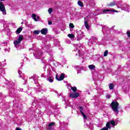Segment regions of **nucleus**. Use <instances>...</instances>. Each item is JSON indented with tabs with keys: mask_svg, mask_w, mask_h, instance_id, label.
<instances>
[{
	"mask_svg": "<svg viewBox=\"0 0 130 130\" xmlns=\"http://www.w3.org/2000/svg\"><path fill=\"white\" fill-rule=\"evenodd\" d=\"M53 79H54V78L52 77V76H49L47 78V81H48V82H49V83H53Z\"/></svg>",
	"mask_w": 130,
	"mask_h": 130,
	"instance_id": "nucleus-7",
	"label": "nucleus"
},
{
	"mask_svg": "<svg viewBox=\"0 0 130 130\" xmlns=\"http://www.w3.org/2000/svg\"><path fill=\"white\" fill-rule=\"evenodd\" d=\"M81 115H82V116L85 115V113H84L83 112H81Z\"/></svg>",
	"mask_w": 130,
	"mask_h": 130,
	"instance_id": "nucleus-33",
	"label": "nucleus"
},
{
	"mask_svg": "<svg viewBox=\"0 0 130 130\" xmlns=\"http://www.w3.org/2000/svg\"><path fill=\"white\" fill-rule=\"evenodd\" d=\"M126 34L128 37H130V31H127Z\"/></svg>",
	"mask_w": 130,
	"mask_h": 130,
	"instance_id": "nucleus-27",
	"label": "nucleus"
},
{
	"mask_svg": "<svg viewBox=\"0 0 130 130\" xmlns=\"http://www.w3.org/2000/svg\"><path fill=\"white\" fill-rule=\"evenodd\" d=\"M111 95L110 94H108L106 96V98H107V99H109V98H111Z\"/></svg>",
	"mask_w": 130,
	"mask_h": 130,
	"instance_id": "nucleus-28",
	"label": "nucleus"
},
{
	"mask_svg": "<svg viewBox=\"0 0 130 130\" xmlns=\"http://www.w3.org/2000/svg\"><path fill=\"white\" fill-rule=\"evenodd\" d=\"M24 39V37H23V36H20L19 37H18V41H19L20 43Z\"/></svg>",
	"mask_w": 130,
	"mask_h": 130,
	"instance_id": "nucleus-19",
	"label": "nucleus"
},
{
	"mask_svg": "<svg viewBox=\"0 0 130 130\" xmlns=\"http://www.w3.org/2000/svg\"><path fill=\"white\" fill-rule=\"evenodd\" d=\"M109 88L110 90H113V89H114V85L113 83H110Z\"/></svg>",
	"mask_w": 130,
	"mask_h": 130,
	"instance_id": "nucleus-13",
	"label": "nucleus"
},
{
	"mask_svg": "<svg viewBox=\"0 0 130 130\" xmlns=\"http://www.w3.org/2000/svg\"><path fill=\"white\" fill-rule=\"evenodd\" d=\"M71 90L73 91V92H77V87H72Z\"/></svg>",
	"mask_w": 130,
	"mask_h": 130,
	"instance_id": "nucleus-21",
	"label": "nucleus"
},
{
	"mask_svg": "<svg viewBox=\"0 0 130 130\" xmlns=\"http://www.w3.org/2000/svg\"><path fill=\"white\" fill-rule=\"evenodd\" d=\"M109 122L110 123V124H111L112 125H113V126H115V121H114V120H110Z\"/></svg>",
	"mask_w": 130,
	"mask_h": 130,
	"instance_id": "nucleus-17",
	"label": "nucleus"
},
{
	"mask_svg": "<svg viewBox=\"0 0 130 130\" xmlns=\"http://www.w3.org/2000/svg\"><path fill=\"white\" fill-rule=\"evenodd\" d=\"M47 32H48V29H47V28H43L41 30V34H43V35H46Z\"/></svg>",
	"mask_w": 130,
	"mask_h": 130,
	"instance_id": "nucleus-5",
	"label": "nucleus"
},
{
	"mask_svg": "<svg viewBox=\"0 0 130 130\" xmlns=\"http://www.w3.org/2000/svg\"><path fill=\"white\" fill-rule=\"evenodd\" d=\"M106 128L107 129H109V128H111V126H110V123L109 122H108L107 123H106Z\"/></svg>",
	"mask_w": 130,
	"mask_h": 130,
	"instance_id": "nucleus-16",
	"label": "nucleus"
},
{
	"mask_svg": "<svg viewBox=\"0 0 130 130\" xmlns=\"http://www.w3.org/2000/svg\"><path fill=\"white\" fill-rule=\"evenodd\" d=\"M79 108L80 112H83V107H79Z\"/></svg>",
	"mask_w": 130,
	"mask_h": 130,
	"instance_id": "nucleus-26",
	"label": "nucleus"
},
{
	"mask_svg": "<svg viewBox=\"0 0 130 130\" xmlns=\"http://www.w3.org/2000/svg\"><path fill=\"white\" fill-rule=\"evenodd\" d=\"M0 11L3 12V15H7V11H6V7L4 5V3L0 2Z\"/></svg>",
	"mask_w": 130,
	"mask_h": 130,
	"instance_id": "nucleus-2",
	"label": "nucleus"
},
{
	"mask_svg": "<svg viewBox=\"0 0 130 130\" xmlns=\"http://www.w3.org/2000/svg\"><path fill=\"white\" fill-rule=\"evenodd\" d=\"M112 109L114 112H116V113H118L119 111H118V109L119 108V104L117 102L113 101L110 104Z\"/></svg>",
	"mask_w": 130,
	"mask_h": 130,
	"instance_id": "nucleus-1",
	"label": "nucleus"
},
{
	"mask_svg": "<svg viewBox=\"0 0 130 130\" xmlns=\"http://www.w3.org/2000/svg\"><path fill=\"white\" fill-rule=\"evenodd\" d=\"M52 21H48V25H52Z\"/></svg>",
	"mask_w": 130,
	"mask_h": 130,
	"instance_id": "nucleus-30",
	"label": "nucleus"
},
{
	"mask_svg": "<svg viewBox=\"0 0 130 130\" xmlns=\"http://www.w3.org/2000/svg\"><path fill=\"white\" fill-rule=\"evenodd\" d=\"M40 33V30H35L34 31V34H36V35H38Z\"/></svg>",
	"mask_w": 130,
	"mask_h": 130,
	"instance_id": "nucleus-22",
	"label": "nucleus"
},
{
	"mask_svg": "<svg viewBox=\"0 0 130 130\" xmlns=\"http://www.w3.org/2000/svg\"><path fill=\"white\" fill-rule=\"evenodd\" d=\"M20 43H21L18 40L14 41V44L15 46L19 45V44H20Z\"/></svg>",
	"mask_w": 130,
	"mask_h": 130,
	"instance_id": "nucleus-18",
	"label": "nucleus"
},
{
	"mask_svg": "<svg viewBox=\"0 0 130 130\" xmlns=\"http://www.w3.org/2000/svg\"><path fill=\"white\" fill-rule=\"evenodd\" d=\"M115 6H117V2H116V1H113L107 4V7H109V8H111Z\"/></svg>",
	"mask_w": 130,
	"mask_h": 130,
	"instance_id": "nucleus-4",
	"label": "nucleus"
},
{
	"mask_svg": "<svg viewBox=\"0 0 130 130\" xmlns=\"http://www.w3.org/2000/svg\"><path fill=\"white\" fill-rule=\"evenodd\" d=\"M108 54V50H106L104 53V56H106Z\"/></svg>",
	"mask_w": 130,
	"mask_h": 130,
	"instance_id": "nucleus-24",
	"label": "nucleus"
},
{
	"mask_svg": "<svg viewBox=\"0 0 130 130\" xmlns=\"http://www.w3.org/2000/svg\"><path fill=\"white\" fill-rule=\"evenodd\" d=\"M68 37H69V38H71L72 39H74V38H75V35L69 34L68 35Z\"/></svg>",
	"mask_w": 130,
	"mask_h": 130,
	"instance_id": "nucleus-15",
	"label": "nucleus"
},
{
	"mask_svg": "<svg viewBox=\"0 0 130 130\" xmlns=\"http://www.w3.org/2000/svg\"><path fill=\"white\" fill-rule=\"evenodd\" d=\"M22 30H23V28L22 27H19L18 28H17V29L16 30V34H20V33H21V32H22Z\"/></svg>",
	"mask_w": 130,
	"mask_h": 130,
	"instance_id": "nucleus-10",
	"label": "nucleus"
},
{
	"mask_svg": "<svg viewBox=\"0 0 130 130\" xmlns=\"http://www.w3.org/2000/svg\"><path fill=\"white\" fill-rule=\"evenodd\" d=\"M69 27L72 28V29H74V28H75V25H74V24L73 23H70Z\"/></svg>",
	"mask_w": 130,
	"mask_h": 130,
	"instance_id": "nucleus-23",
	"label": "nucleus"
},
{
	"mask_svg": "<svg viewBox=\"0 0 130 130\" xmlns=\"http://www.w3.org/2000/svg\"><path fill=\"white\" fill-rule=\"evenodd\" d=\"M78 6L80 7H81V8H83L84 7V4H83V2L81 1H78L77 3Z\"/></svg>",
	"mask_w": 130,
	"mask_h": 130,
	"instance_id": "nucleus-11",
	"label": "nucleus"
},
{
	"mask_svg": "<svg viewBox=\"0 0 130 130\" xmlns=\"http://www.w3.org/2000/svg\"><path fill=\"white\" fill-rule=\"evenodd\" d=\"M83 117L84 119H87V116L86 115H83Z\"/></svg>",
	"mask_w": 130,
	"mask_h": 130,
	"instance_id": "nucleus-31",
	"label": "nucleus"
},
{
	"mask_svg": "<svg viewBox=\"0 0 130 130\" xmlns=\"http://www.w3.org/2000/svg\"><path fill=\"white\" fill-rule=\"evenodd\" d=\"M64 78H66L64 73H62L59 78L58 81H63Z\"/></svg>",
	"mask_w": 130,
	"mask_h": 130,
	"instance_id": "nucleus-8",
	"label": "nucleus"
},
{
	"mask_svg": "<svg viewBox=\"0 0 130 130\" xmlns=\"http://www.w3.org/2000/svg\"><path fill=\"white\" fill-rule=\"evenodd\" d=\"M55 78L57 80V81H58V80H59V78H58V75H56Z\"/></svg>",
	"mask_w": 130,
	"mask_h": 130,
	"instance_id": "nucleus-29",
	"label": "nucleus"
},
{
	"mask_svg": "<svg viewBox=\"0 0 130 130\" xmlns=\"http://www.w3.org/2000/svg\"><path fill=\"white\" fill-rule=\"evenodd\" d=\"M85 27L87 29V30H89L90 29V27L89 26V24L88 23V21L86 20L84 23Z\"/></svg>",
	"mask_w": 130,
	"mask_h": 130,
	"instance_id": "nucleus-9",
	"label": "nucleus"
},
{
	"mask_svg": "<svg viewBox=\"0 0 130 130\" xmlns=\"http://www.w3.org/2000/svg\"><path fill=\"white\" fill-rule=\"evenodd\" d=\"M16 130H22V129L20 127H17Z\"/></svg>",
	"mask_w": 130,
	"mask_h": 130,
	"instance_id": "nucleus-32",
	"label": "nucleus"
},
{
	"mask_svg": "<svg viewBox=\"0 0 130 130\" xmlns=\"http://www.w3.org/2000/svg\"><path fill=\"white\" fill-rule=\"evenodd\" d=\"M48 12H49V13L51 14V13H52V8H49L48 9Z\"/></svg>",
	"mask_w": 130,
	"mask_h": 130,
	"instance_id": "nucleus-25",
	"label": "nucleus"
},
{
	"mask_svg": "<svg viewBox=\"0 0 130 130\" xmlns=\"http://www.w3.org/2000/svg\"><path fill=\"white\" fill-rule=\"evenodd\" d=\"M103 13H105L106 12H114V13H118V11L115 10H109V9H104L103 10Z\"/></svg>",
	"mask_w": 130,
	"mask_h": 130,
	"instance_id": "nucleus-6",
	"label": "nucleus"
},
{
	"mask_svg": "<svg viewBox=\"0 0 130 130\" xmlns=\"http://www.w3.org/2000/svg\"><path fill=\"white\" fill-rule=\"evenodd\" d=\"M55 124V122H52L51 123H50L49 124H48V126L49 127H51V126H53V125H54Z\"/></svg>",
	"mask_w": 130,
	"mask_h": 130,
	"instance_id": "nucleus-20",
	"label": "nucleus"
},
{
	"mask_svg": "<svg viewBox=\"0 0 130 130\" xmlns=\"http://www.w3.org/2000/svg\"><path fill=\"white\" fill-rule=\"evenodd\" d=\"M37 18L38 20H39V19H40V17L39 16H37Z\"/></svg>",
	"mask_w": 130,
	"mask_h": 130,
	"instance_id": "nucleus-34",
	"label": "nucleus"
},
{
	"mask_svg": "<svg viewBox=\"0 0 130 130\" xmlns=\"http://www.w3.org/2000/svg\"><path fill=\"white\" fill-rule=\"evenodd\" d=\"M36 17H37V16H36V14H32V19H34V20L35 21V22H37V21H38V20H37V18H36Z\"/></svg>",
	"mask_w": 130,
	"mask_h": 130,
	"instance_id": "nucleus-14",
	"label": "nucleus"
},
{
	"mask_svg": "<svg viewBox=\"0 0 130 130\" xmlns=\"http://www.w3.org/2000/svg\"><path fill=\"white\" fill-rule=\"evenodd\" d=\"M80 96V93L77 92V93H70L69 94V97L70 98H78Z\"/></svg>",
	"mask_w": 130,
	"mask_h": 130,
	"instance_id": "nucleus-3",
	"label": "nucleus"
},
{
	"mask_svg": "<svg viewBox=\"0 0 130 130\" xmlns=\"http://www.w3.org/2000/svg\"><path fill=\"white\" fill-rule=\"evenodd\" d=\"M1 2H4L5 0H0Z\"/></svg>",
	"mask_w": 130,
	"mask_h": 130,
	"instance_id": "nucleus-35",
	"label": "nucleus"
},
{
	"mask_svg": "<svg viewBox=\"0 0 130 130\" xmlns=\"http://www.w3.org/2000/svg\"><path fill=\"white\" fill-rule=\"evenodd\" d=\"M88 68L89 69V70H95V68H96V67H95V66L94 64H91L88 66Z\"/></svg>",
	"mask_w": 130,
	"mask_h": 130,
	"instance_id": "nucleus-12",
	"label": "nucleus"
}]
</instances>
